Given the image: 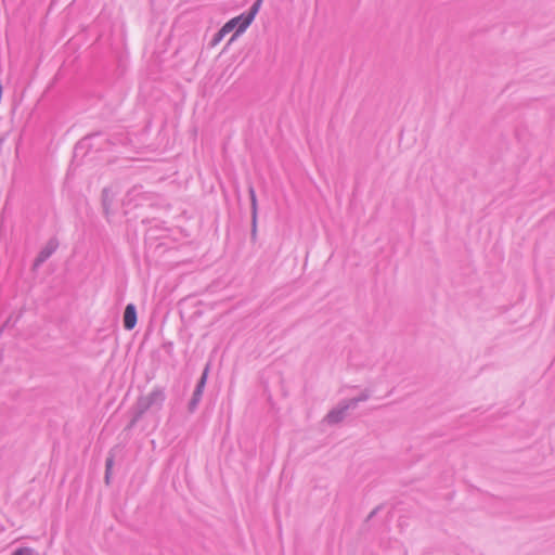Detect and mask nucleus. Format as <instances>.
<instances>
[{
    "instance_id": "obj_7",
    "label": "nucleus",
    "mask_w": 555,
    "mask_h": 555,
    "mask_svg": "<svg viewBox=\"0 0 555 555\" xmlns=\"http://www.w3.org/2000/svg\"><path fill=\"white\" fill-rule=\"evenodd\" d=\"M137 324V310L134 305L129 304L124 312V326L126 330H132Z\"/></svg>"
},
{
    "instance_id": "obj_8",
    "label": "nucleus",
    "mask_w": 555,
    "mask_h": 555,
    "mask_svg": "<svg viewBox=\"0 0 555 555\" xmlns=\"http://www.w3.org/2000/svg\"><path fill=\"white\" fill-rule=\"evenodd\" d=\"M370 397H371V391L367 389H364L363 391H361V393L359 396L350 398V399H346V401L348 402L350 408L353 410L358 406V404L360 402H364V401L369 400Z\"/></svg>"
},
{
    "instance_id": "obj_2",
    "label": "nucleus",
    "mask_w": 555,
    "mask_h": 555,
    "mask_svg": "<svg viewBox=\"0 0 555 555\" xmlns=\"http://www.w3.org/2000/svg\"><path fill=\"white\" fill-rule=\"evenodd\" d=\"M165 400V393L162 389H153L149 395L141 397L135 406V416L132 423L137 422L143 413H145L151 408L159 409L163 405Z\"/></svg>"
},
{
    "instance_id": "obj_4",
    "label": "nucleus",
    "mask_w": 555,
    "mask_h": 555,
    "mask_svg": "<svg viewBox=\"0 0 555 555\" xmlns=\"http://www.w3.org/2000/svg\"><path fill=\"white\" fill-rule=\"evenodd\" d=\"M207 375H208V366L204 370L201 378L198 379V382L196 384L192 399L190 400V403H189L190 412H194L195 409L197 408L199 401L202 400L204 388H205V385L207 382Z\"/></svg>"
},
{
    "instance_id": "obj_6",
    "label": "nucleus",
    "mask_w": 555,
    "mask_h": 555,
    "mask_svg": "<svg viewBox=\"0 0 555 555\" xmlns=\"http://www.w3.org/2000/svg\"><path fill=\"white\" fill-rule=\"evenodd\" d=\"M248 193L250 197V206H251V233L253 235H256L257 231V215H258V204H257V197L254 186L248 188Z\"/></svg>"
},
{
    "instance_id": "obj_1",
    "label": "nucleus",
    "mask_w": 555,
    "mask_h": 555,
    "mask_svg": "<svg viewBox=\"0 0 555 555\" xmlns=\"http://www.w3.org/2000/svg\"><path fill=\"white\" fill-rule=\"evenodd\" d=\"M262 1L263 0H256L248 12H244L227 22L219 30L216 40H220L224 35L231 33L233 29H236L234 37L243 34L259 12Z\"/></svg>"
},
{
    "instance_id": "obj_11",
    "label": "nucleus",
    "mask_w": 555,
    "mask_h": 555,
    "mask_svg": "<svg viewBox=\"0 0 555 555\" xmlns=\"http://www.w3.org/2000/svg\"><path fill=\"white\" fill-rule=\"evenodd\" d=\"M111 463H112V461H111V460H108V461H107V463H106V464H107V468H108V469H109V467H111Z\"/></svg>"
},
{
    "instance_id": "obj_10",
    "label": "nucleus",
    "mask_w": 555,
    "mask_h": 555,
    "mask_svg": "<svg viewBox=\"0 0 555 555\" xmlns=\"http://www.w3.org/2000/svg\"><path fill=\"white\" fill-rule=\"evenodd\" d=\"M12 555H35V552L30 547H21L15 550Z\"/></svg>"
},
{
    "instance_id": "obj_3",
    "label": "nucleus",
    "mask_w": 555,
    "mask_h": 555,
    "mask_svg": "<svg viewBox=\"0 0 555 555\" xmlns=\"http://www.w3.org/2000/svg\"><path fill=\"white\" fill-rule=\"evenodd\" d=\"M352 410L346 400H341L335 408H333L322 420V423L328 426L340 424L348 412Z\"/></svg>"
},
{
    "instance_id": "obj_5",
    "label": "nucleus",
    "mask_w": 555,
    "mask_h": 555,
    "mask_svg": "<svg viewBox=\"0 0 555 555\" xmlns=\"http://www.w3.org/2000/svg\"><path fill=\"white\" fill-rule=\"evenodd\" d=\"M59 242L56 238H50L46 246L39 251L38 256L34 261V268H39L46 262L57 249Z\"/></svg>"
},
{
    "instance_id": "obj_9",
    "label": "nucleus",
    "mask_w": 555,
    "mask_h": 555,
    "mask_svg": "<svg viewBox=\"0 0 555 555\" xmlns=\"http://www.w3.org/2000/svg\"><path fill=\"white\" fill-rule=\"evenodd\" d=\"M102 202H103V208H104V210H105V212L107 215L109 206H111L109 190H107V189L103 190V192H102Z\"/></svg>"
}]
</instances>
